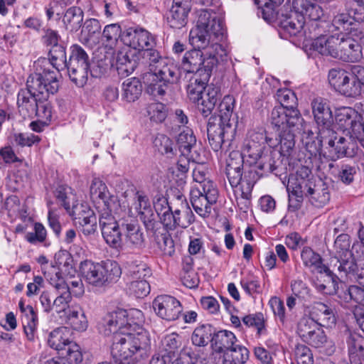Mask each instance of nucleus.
<instances>
[{"label":"nucleus","instance_id":"obj_1","mask_svg":"<svg viewBox=\"0 0 364 364\" xmlns=\"http://www.w3.org/2000/svg\"><path fill=\"white\" fill-rule=\"evenodd\" d=\"M224 35L223 21L215 12L208 9L197 11L196 25L189 36L194 49L187 51L182 59L185 77L199 72L211 73L219 58L227 55L225 48L220 44Z\"/></svg>","mask_w":364,"mask_h":364},{"label":"nucleus","instance_id":"obj_2","mask_svg":"<svg viewBox=\"0 0 364 364\" xmlns=\"http://www.w3.org/2000/svg\"><path fill=\"white\" fill-rule=\"evenodd\" d=\"M130 315L136 316L137 319L133 324L128 322V314L125 309H118L108 313L99 324V329L107 336L112 335V333L124 331L127 342L129 341L132 348L134 350V354L146 358L149 354L150 340L141 327L143 313L139 310H134Z\"/></svg>","mask_w":364,"mask_h":364},{"label":"nucleus","instance_id":"obj_3","mask_svg":"<svg viewBox=\"0 0 364 364\" xmlns=\"http://www.w3.org/2000/svg\"><path fill=\"white\" fill-rule=\"evenodd\" d=\"M328 77L331 85L341 95L356 97L364 87V66L354 65L348 70L331 69Z\"/></svg>","mask_w":364,"mask_h":364},{"label":"nucleus","instance_id":"obj_4","mask_svg":"<svg viewBox=\"0 0 364 364\" xmlns=\"http://www.w3.org/2000/svg\"><path fill=\"white\" fill-rule=\"evenodd\" d=\"M80 272L84 280L93 287H102L116 281L122 274L117 262L107 260L95 263L85 260L80 263Z\"/></svg>","mask_w":364,"mask_h":364},{"label":"nucleus","instance_id":"obj_5","mask_svg":"<svg viewBox=\"0 0 364 364\" xmlns=\"http://www.w3.org/2000/svg\"><path fill=\"white\" fill-rule=\"evenodd\" d=\"M280 106L275 107L271 113V122L273 125H281L285 122L291 126L300 125L302 119L296 108V97L289 89L278 90L276 94Z\"/></svg>","mask_w":364,"mask_h":364},{"label":"nucleus","instance_id":"obj_6","mask_svg":"<svg viewBox=\"0 0 364 364\" xmlns=\"http://www.w3.org/2000/svg\"><path fill=\"white\" fill-rule=\"evenodd\" d=\"M27 92L41 100H48L50 95L56 93L59 88L57 73L45 68L42 73L31 75L26 82Z\"/></svg>","mask_w":364,"mask_h":364},{"label":"nucleus","instance_id":"obj_7","mask_svg":"<svg viewBox=\"0 0 364 364\" xmlns=\"http://www.w3.org/2000/svg\"><path fill=\"white\" fill-rule=\"evenodd\" d=\"M218 191L212 182L197 185L191 191V202L195 211L201 217H208L211 205L217 202Z\"/></svg>","mask_w":364,"mask_h":364},{"label":"nucleus","instance_id":"obj_8","mask_svg":"<svg viewBox=\"0 0 364 364\" xmlns=\"http://www.w3.org/2000/svg\"><path fill=\"white\" fill-rule=\"evenodd\" d=\"M70 80L78 87H83L87 80L88 55L78 45L70 47V55L65 67Z\"/></svg>","mask_w":364,"mask_h":364},{"label":"nucleus","instance_id":"obj_9","mask_svg":"<svg viewBox=\"0 0 364 364\" xmlns=\"http://www.w3.org/2000/svg\"><path fill=\"white\" fill-rule=\"evenodd\" d=\"M346 37L343 34L320 37L315 41L311 42L309 49L318 54L340 60Z\"/></svg>","mask_w":364,"mask_h":364},{"label":"nucleus","instance_id":"obj_10","mask_svg":"<svg viewBox=\"0 0 364 364\" xmlns=\"http://www.w3.org/2000/svg\"><path fill=\"white\" fill-rule=\"evenodd\" d=\"M130 191L133 193L134 200L132 208L136 211L146 230H153L156 222L148 196L144 192L137 191L133 187Z\"/></svg>","mask_w":364,"mask_h":364},{"label":"nucleus","instance_id":"obj_11","mask_svg":"<svg viewBox=\"0 0 364 364\" xmlns=\"http://www.w3.org/2000/svg\"><path fill=\"white\" fill-rule=\"evenodd\" d=\"M318 139L321 146H326L328 149V156L332 161L348 156L347 140L343 136L338 137L334 129L323 130Z\"/></svg>","mask_w":364,"mask_h":364},{"label":"nucleus","instance_id":"obj_12","mask_svg":"<svg viewBox=\"0 0 364 364\" xmlns=\"http://www.w3.org/2000/svg\"><path fill=\"white\" fill-rule=\"evenodd\" d=\"M153 308L160 318L168 321L178 319L183 311L180 301L168 295L158 296L153 301Z\"/></svg>","mask_w":364,"mask_h":364},{"label":"nucleus","instance_id":"obj_13","mask_svg":"<svg viewBox=\"0 0 364 364\" xmlns=\"http://www.w3.org/2000/svg\"><path fill=\"white\" fill-rule=\"evenodd\" d=\"M122 41L125 45L134 49H141L142 51L156 45L154 36L148 31L139 27H130L124 31Z\"/></svg>","mask_w":364,"mask_h":364},{"label":"nucleus","instance_id":"obj_14","mask_svg":"<svg viewBox=\"0 0 364 364\" xmlns=\"http://www.w3.org/2000/svg\"><path fill=\"white\" fill-rule=\"evenodd\" d=\"M311 107L318 128V136L321 135L323 130L330 131L333 129L332 112L326 100L322 98H316L311 102Z\"/></svg>","mask_w":364,"mask_h":364},{"label":"nucleus","instance_id":"obj_15","mask_svg":"<svg viewBox=\"0 0 364 364\" xmlns=\"http://www.w3.org/2000/svg\"><path fill=\"white\" fill-rule=\"evenodd\" d=\"M113 334V341L111 348V355L114 364H119L129 361V358L134 354V350L131 347L129 341L127 342L125 332L119 331Z\"/></svg>","mask_w":364,"mask_h":364},{"label":"nucleus","instance_id":"obj_16","mask_svg":"<svg viewBox=\"0 0 364 364\" xmlns=\"http://www.w3.org/2000/svg\"><path fill=\"white\" fill-rule=\"evenodd\" d=\"M264 137L262 134L256 133L245 140L241 153L246 160V163L253 165L258 161L260 157L267 151L263 142Z\"/></svg>","mask_w":364,"mask_h":364},{"label":"nucleus","instance_id":"obj_17","mask_svg":"<svg viewBox=\"0 0 364 364\" xmlns=\"http://www.w3.org/2000/svg\"><path fill=\"white\" fill-rule=\"evenodd\" d=\"M72 213L82 228L84 235H90L97 230V216L88 206L80 204L73 207Z\"/></svg>","mask_w":364,"mask_h":364},{"label":"nucleus","instance_id":"obj_18","mask_svg":"<svg viewBox=\"0 0 364 364\" xmlns=\"http://www.w3.org/2000/svg\"><path fill=\"white\" fill-rule=\"evenodd\" d=\"M110 65L116 68L119 75L127 76L134 72L137 63L132 50L124 48L114 54Z\"/></svg>","mask_w":364,"mask_h":364},{"label":"nucleus","instance_id":"obj_19","mask_svg":"<svg viewBox=\"0 0 364 364\" xmlns=\"http://www.w3.org/2000/svg\"><path fill=\"white\" fill-rule=\"evenodd\" d=\"M191 10L188 1L173 0V4L167 17L170 27L180 29L184 27L188 22V15Z\"/></svg>","mask_w":364,"mask_h":364},{"label":"nucleus","instance_id":"obj_20","mask_svg":"<svg viewBox=\"0 0 364 364\" xmlns=\"http://www.w3.org/2000/svg\"><path fill=\"white\" fill-rule=\"evenodd\" d=\"M358 260L359 258L355 259L351 252H346L344 255L334 256L331 263L341 277H346L352 279L360 267Z\"/></svg>","mask_w":364,"mask_h":364},{"label":"nucleus","instance_id":"obj_21","mask_svg":"<svg viewBox=\"0 0 364 364\" xmlns=\"http://www.w3.org/2000/svg\"><path fill=\"white\" fill-rule=\"evenodd\" d=\"M68 256L66 251H59L55 255V264L41 267L44 277L55 289L67 284L61 277L60 266L63 264V260L68 258Z\"/></svg>","mask_w":364,"mask_h":364},{"label":"nucleus","instance_id":"obj_22","mask_svg":"<svg viewBox=\"0 0 364 364\" xmlns=\"http://www.w3.org/2000/svg\"><path fill=\"white\" fill-rule=\"evenodd\" d=\"M176 141L183 156L192 159L193 161L199 160L200 156L196 149V138L191 129L185 127L178 135Z\"/></svg>","mask_w":364,"mask_h":364},{"label":"nucleus","instance_id":"obj_23","mask_svg":"<svg viewBox=\"0 0 364 364\" xmlns=\"http://www.w3.org/2000/svg\"><path fill=\"white\" fill-rule=\"evenodd\" d=\"M281 28L290 36H302L306 21L302 15L294 9L289 13H282L280 18Z\"/></svg>","mask_w":364,"mask_h":364},{"label":"nucleus","instance_id":"obj_24","mask_svg":"<svg viewBox=\"0 0 364 364\" xmlns=\"http://www.w3.org/2000/svg\"><path fill=\"white\" fill-rule=\"evenodd\" d=\"M309 314L320 326L332 328L336 325V318L334 309L324 303H315Z\"/></svg>","mask_w":364,"mask_h":364},{"label":"nucleus","instance_id":"obj_25","mask_svg":"<svg viewBox=\"0 0 364 364\" xmlns=\"http://www.w3.org/2000/svg\"><path fill=\"white\" fill-rule=\"evenodd\" d=\"M154 73L157 79L171 85L177 83L182 75L179 68L170 58L161 60Z\"/></svg>","mask_w":364,"mask_h":364},{"label":"nucleus","instance_id":"obj_26","mask_svg":"<svg viewBox=\"0 0 364 364\" xmlns=\"http://www.w3.org/2000/svg\"><path fill=\"white\" fill-rule=\"evenodd\" d=\"M122 229L128 245L138 250L142 249L145 246L144 235L137 222L123 220Z\"/></svg>","mask_w":364,"mask_h":364},{"label":"nucleus","instance_id":"obj_27","mask_svg":"<svg viewBox=\"0 0 364 364\" xmlns=\"http://www.w3.org/2000/svg\"><path fill=\"white\" fill-rule=\"evenodd\" d=\"M210 75L208 73L200 74V72L191 75L187 85V93L191 101L194 103L200 102Z\"/></svg>","mask_w":364,"mask_h":364},{"label":"nucleus","instance_id":"obj_28","mask_svg":"<svg viewBox=\"0 0 364 364\" xmlns=\"http://www.w3.org/2000/svg\"><path fill=\"white\" fill-rule=\"evenodd\" d=\"M281 131L279 134V144L280 145V153L284 156L290 155L295 146V132L299 129V125L291 126L286 122L281 125H274Z\"/></svg>","mask_w":364,"mask_h":364},{"label":"nucleus","instance_id":"obj_29","mask_svg":"<svg viewBox=\"0 0 364 364\" xmlns=\"http://www.w3.org/2000/svg\"><path fill=\"white\" fill-rule=\"evenodd\" d=\"M90 194L92 197L102 200L106 208L109 210L117 205V196L112 194L106 184L98 178H95L92 181Z\"/></svg>","mask_w":364,"mask_h":364},{"label":"nucleus","instance_id":"obj_30","mask_svg":"<svg viewBox=\"0 0 364 364\" xmlns=\"http://www.w3.org/2000/svg\"><path fill=\"white\" fill-rule=\"evenodd\" d=\"M346 343L350 364H362L364 362V338L358 333H350Z\"/></svg>","mask_w":364,"mask_h":364},{"label":"nucleus","instance_id":"obj_31","mask_svg":"<svg viewBox=\"0 0 364 364\" xmlns=\"http://www.w3.org/2000/svg\"><path fill=\"white\" fill-rule=\"evenodd\" d=\"M357 116L355 112L350 108H343L338 110L335 117V124H333V129L336 127L343 129V131H348L350 134V138L353 137V128L355 124H363Z\"/></svg>","mask_w":364,"mask_h":364},{"label":"nucleus","instance_id":"obj_32","mask_svg":"<svg viewBox=\"0 0 364 364\" xmlns=\"http://www.w3.org/2000/svg\"><path fill=\"white\" fill-rule=\"evenodd\" d=\"M175 205V217L178 227L188 228L194 221V215L186 202V197L182 194L178 195Z\"/></svg>","mask_w":364,"mask_h":364},{"label":"nucleus","instance_id":"obj_33","mask_svg":"<svg viewBox=\"0 0 364 364\" xmlns=\"http://www.w3.org/2000/svg\"><path fill=\"white\" fill-rule=\"evenodd\" d=\"M293 9L299 15H302L310 20H320L323 15V11L318 4L312 2L310 0H293Z\"/></svg>","mask_w":364,"mask_h":364},{"label":"nucleus","instance_id":"obj_34","mask_svg":"<svg viewBox=\"0 0 364 364\" xmlns=\"http://www.w3.org/2000/svg\"><path fill=\"white\" fill-rule=\"evenodd\" d=\"M301 258L306 267L310 268L312 271H316L318 273L330 274L331 270L323 263L321 255L314 252L311 247H304L302 249Z\"/></svg>","mask_w":364,"mask_h":364},{"label":"nucleus","instance_id":"obj_35","mask_svg":"<svg viewBox=\"0 0 364 364\" xmlns=\"http://www.w3.org/2000/svg\"><path fill=\"white\" fill-rule=\"evenodd\" d=\"M332 26L338 31L346 32L360 40H364L363 32L355 28L353 18L348 14L341 13L336 15L332 20Z\"/></svg>","mask_w":364,"mask_h":364},{"label":"nucleus","instance_id":"obj_36","mask_svg":"<svg viewBox=\"0 0 364 364\" xmlns=\"http://www.w3.org/2000/svg\"><path fill=\"white\" fill-rule=\"evenodd\" d=\"M66 323L73 330L85 331L88 326V321L83 309L79 304H74L66 311Z\"/></svg>","mask_w":364,"mask_h":364},{"label":"nucleus","instance_id":"obj_37","mask_svg":"<svg viewBox=\"0 0 364 364\" xmlns=\"http://www.w3.org/2000/svg\"><path fill=\"white\" fill-rule=\"evenodd\" d=\"M238 341L235 335L229 331H219L214 334L211 338V346L216 353H223L231 348Z\"/></svg>","mask_w":364,"mask_h":364},{"label":"nucleus","instance_id":"obj_38","mask_svg":"<svg viewBox=\"0 0 364 364\" xmlns=\"http://www.w3.org/2000/svg\"><path fill=\"white\" fill-rule=\"evenodd\" d=\"M18 306L21 311L24 314L22 323L25 334L29 341H33L38 324L37 314L31 306L28 305L25 306L24 302L22 300L19 301Z\"/></svg>","mask_w":364,"mask_h":364},{"label":"nucleus","instance_id":"obj_39","mask_svg":"<svg viewBox=\"0 0 364 364\" xmlns=\"http://www.w3.org/2000/svg\"><path fill=\"white\" fill-rule=\"evenodd\" d=\"M236 133L233 124H226L219 120L217 117H211L207 126L208 137L225 134L227 141H232Z\"/></svg>","mask_w":364,"mask_h":364},{"label":"nucleus","instance_id":"obj_40","mask_svg":"<svg viewBox=\"0 0 364 364\" xmlns=\"http://www.w3.org/2000/svg\"><path fill=\"white\" fill-rule=\"evenodd\" d=\"M312 189L307 197L309 201L316 208H323L330 200L328 186L321 179H317Z\"/></svg>","mask_w":364,"mask_h":364},{"label":"nucleus","instance_id":"obj_41","mask_svg":"<svg viewBox=\"0 0 364 364\" xmlns=\"http://www.w3.org/2000/svg\"><path fill=\"white\" fill-rule=\"evenodd\" d=\"M70 330L67 327H59L50 333L48 338L49 346L58 350L60 355H65V350L73 341L69 338Z\"/></svg>","mask_w":364,"mask_h":364},{"label":"nucleus","instance_id":"obj_42","mask_svg":"<svg viewBox=\"0 0 364 364\" xmlns=\"http://www.w3.org/2000/svg\"><path fill=\"white\" fill-rule=\"evenodd\" d=\"M38 102L37 97L25 90H21L18 92L17 97L18 112L23 118L34 117Z\"/></svg>","mask_w":364,"mask_h":364},{"label":"nucleus","instance_id":"obj_43","mask_svg":"<svg viewBox=\"0 0 364 364\" xmlns=\"http://www.w3.org/2000/svg\"><path fill=\"white\" fill-rule=\"evenodd\" d=\"M354 36H346L344 40L343 49L340 60L345 62H357L362 58V49Z\"/></svg>","mask_w":364,"mask_h":364},{"label":"nucleus","instance_id":"obj_44","mask_svg":"<svg viewBox=\"0 0 364 364\" xmlns=\"http://www.w3.org/2000/svg\"><path fill=\"white\" fill-rule=\"evenodd\" d=\"M155 209L161 223L167 230H174L178 227L175 217V209L172 210V207L168 204L166 200L158 202L155 205Z\"/></svg>","mask_w":364,"mask_h":364},{"label":"nucleus","instance_id":"obj_45","mask_svg":"<svg viewBox=\"0 0 364 364\" xmlns=\"http://www.w3.org/2000/svg\"><path fill=\"white\" fill-rule=\"evenodd\" d=\"M220 97L218 88L209 87L207 92L203 93L201 100L197 103L198 110L204 117H208L211 114Z\"/></svg>","mask_w":364,"mask_h":364},{"label":"nucleus","instance_id":"obj_46","mask_svg":"<svg viewBox=\"0 0 364 364\" xmlns=\"http://www.w3.org/2000/svg\"><path fill=\"white\" fill-rule=\"evenodd\" d=\"M142 84L137 77L125 80L122 83V98L128 102L137 100L142 92Z\"/></svg>","mask_w":364,"mask_h":364},{"label":"nucleus","instance_id":"obj_47","mask_svg":"<svg viewBox=\"0 0 364 364\" xmlns=\"http://www.w3.org/2000/svg\"><path fill=\"white\" fill-rule=\"evenodd\" d=\"M248 358V349L237 343L223 355V362L225 364H244Z\"/></svg>","mask_w":364,"mask_h":364},{"label":"nucleus","instance_id":"obj_48","mask_svg":"<svg viewBox=\"0 0 364 364\" xmlns=\"http://www.w3.org/2000/svg\"><path fill=\"white\" fill-rule=\"evenodd\" d=\"M83 11L77 6H72L67 9L63 16V23L68 30L77 31L83 21Z\"/></svg>","mask_w":364,"mask_h":364},{"label":"nucleus","instance_id":"obj_49","mask_svg":"<svg viewBox=\"0 0 364 364\" xmlns=\"http://www.w3.org/2000/svg\"><path fill=\"white\" fill-rule=\"evenodd\" d=\"M284 0H254L257 6L258 16H261L266 21H271L276 16V6L280 5Z\"/></svg>","mask_w":364,"mask_h":364},{"label":"nucleus","instance_id":"obj_50","mask_svg":"<svg viewBox=\"0 0 364 364\" xmlns=\"http://www.w3.org/2000/svg\"><path fill=\"white\" fill-rule=\"evenodd\" d=\"M214 329L210 324H203L195 328L191 340L193 345L196 346H205L210 341L214 334Z\"/></svg>","mask_w":364,"mask_h":364},{"label":"nucleus","instance_id":"obj_51","mask_svg":"<svg viewBox=\"0 0 364 364\" xmlns=\"http://www.w3.org/2000/svg\"><path fill=\"white\" fill-rule=\"evenodd\" d=\"M327 25L326 21L320 20H310L304 26L302 36L306 38L312 39L315 41L320 37H328L324 35L325 28Z\"/></svg>","mask_w":364,"mask_h":364},{"label":"nucleus","instance_id":"obj_52","mask_svg":"<svg viewBox=\"0 0 364 364\" xmlns=\"http://www.w3.org/2000/svg\"><path fill=\"white\" fill-rule=\"evenodd\" d=\"M58 296L53 300V309L57 313L65 312L70 307L69 303L72 299L70 287L67 284L55 289Z\"/></svg>","mask_w":364,"mask_h":364},{"label":"nucleus","instance_id":"obj_53","mask_svg":"<svg viewBox=\"0 0 364 364\" xmlns=\"http://www.w3.org/2000/svg\"><path fill=\"white\" fill-rule=\"evenodd\" d=\"M338 297L341 302L349 303L354 301L355 303L364 305V288L357 285H350L345 290H341L338 293Z\"/></svg>","mask_w":364,"mask_h":364},{"label":"nucleus","instance_id":"obj_54","mask_svg":"<svg viewBox=\"0 0 364 364\" xmlns=\"http://www.w3.org/2000/svg\"><path fill=\"white\" fill-rule=\"evenodd\" d=\"M102 235L107 244L111 247L117 249L122 247V235H124L122 223L105 229L102 231Z\"/></svg>","mask_w":364,"mask_h":364},{"label":"nucleus","instance_id":"obj_55","mask_svg":"<svg viewBox=\"0 0 364 364\" xmlns=\"http://www.w3.org/2000/svg\"><path fill=\"white\" fill-rule=\"evenodd\" d=\"M49 61L45 62L52 65L53 68L55 69V71L57 74L60 70L65 68L67 60L65 50L63 46L60 45L52 46L49 51Z\"/></svg>","mask_w":364,"mask_h":364},{"label":"nucleus","instance_id":"obj_56","mask_svg":"<svg viewBox=\"0 0 364 364\" xmlns=\"http://www.w3.org/2000/svg\"><path fill=\"white\" fill-rule=\"evenodd\" d=\"M101 24L96 18L87 19L84 23L82 33L85 36L86 43H97L99 42V36L101 33Z\"/></svg>","mask_w":364,"mask_h":364},{"label":"nucleus","instance_id":"obj_57","mask_svg":"<svg viewBox=\"0 0 364 364\" xmlns=\"http://www.w3.org/2000/svg\"><path fill=\"white\" fill-rule=\"evenodd\" d=\"M317 180L297 181L294 179H289L287 189L289 193L293 194H299L304 197H308L313 186Z\"/></svg>","mask_w":364,"mask_h":364},{"label":"nucleus","instance_id":"obj_58","mask_svg":"<svg viewBox=\"0 0 364 364\" xmlns=\"http://www.w3.org/2000/svg\"><path fill=\"white\" fill-rule=\"evenodd\" d=\"M235 100L232 97L225 96L218 106V119L223 123L233 124L231 122V117L233 112Z\"/></svg>","mask_w":364,"mask_h":364},{"label":"nucleus","instance_id":"obj_59","mask_svg":"<svg viewBox=\"0 0 364 364\" xmlns=\"http://www.w3.org/2000/svg\"><path fill=\"white\" fill-rule=\"evenodd\" d=\"M158 151L168 157L171 158L176 154V149L173 148V142L164 134H158L154 141Z\"/></svg>","mask_w":364,"mask_h":364},{"label":"nucleus","instance_id":"obj_60","mask_svg":"<svg viewBox=\"0 0 364 364\" xmlns=\"http://www.w3.org/2000/svg\"><path fill=\"white\" fill-rule=\"evenodd\" d=\"M254 165L257 167L258 171L262 173V176L273 173L277 168L272 153H269L267 151Z\"/></svg>","mask_w":364,"mask_h":364},{"label":"nucleus","instance_id":"obj_61","mask_svg":"<svg viewBox=\"0 0 364 364\" xmlns=\"http://www.w3.org/2000/svg\"><path fill=\"white\" fill-rule=\"evenodd\" d=\"M320 326L311 316L301 318L297 324V333L304 341Z\"/></svg>","mask_w":364,"mask_h":364},{"label":"nucleus","instance_id":"obj_62","mask_svg":"<svg viewBox=\"0 0 364 364\" xmlns=\"http://www.w3.org/2000/svg\"><path fill=\"white\" fill-rule=\"evenodd\" d=\"M147 114L151 121L161 123L167 117L168 110L165 105L161 102H153L146 107Z\"/></svg>","mask_w":364,"mask_h":364},{"label":"nucleus","instance_id":"obj_63","mask_svg":"<svg viewBox=\"0 0 364 364\" xmlns=\"http://www.w3.org/2000/svg\"><path fill=\"white\" fill-rule=\"evenodd\" d=\"M122 28L118 23H111L105 26L102 36L105 43L112 47L122 36Z\"/></svg>","mask_w":364,"mask_h":364},{"label":"nucleus","instance_id":"obj_64","mask_svg":"<svg viewBox=\"0 0 364 364\" xmlns=\"http://www.w3.org/2000/svg\"><path fill=\"white\" fill-rule=\"evenodd\" d=\"M156 242L164 255L171 257L174 254V242L168 232L157 235Z\"/></svg>","mask_w":364,"mask_h":364}]
</instances>
